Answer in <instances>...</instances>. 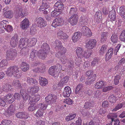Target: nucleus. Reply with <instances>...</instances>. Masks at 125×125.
I'll use <instances>...</instances> for the list:
<instances>
[{"mask_svg":"<svg viewBox=\"0 0 125 125\" xmlns=\"http://www.w3.org/2000/svg\"><path fill=\"white\" fill-rule=\"evenodd\" d=\"M17 51L15 49L11 48L7 50L6 52V60H2L0 62V64L5 68H6V66L8 64L7 60H14L17 56Z\"/></svg>","mask_w":125,"mask_h":125,"instance_id":"obj_1","label":"nucleus"},{"mask_svg":"<svg viewBox=\"0 0 125 125\" xmlns=\"http://www.w3.org/2000/svg\"><path fill=\"white\" fill-rule=\"evenodd\" d=\"M19 67L16 65L10 66L6 72V74L9 76H11L12 75L17 78H20L21 77V74L19 70Z\"/></svg>","mask_w":125,"mask_h":125,"instance_id":"obj_2","label":"nucleus"},{"mask_svg":"<svg viewBox=\"0 0 125 125\" xmlns=\"http://www.w3.org/2000/svg\"><path fill=\"white\" fill-rule=\"evenodd\" d=\"M76 55L78 58H82L83 57L87 58L89 57L92 54L91 51H87L84 50V49L81 47L77 48L76 50Z\"/></svg>","mask_w":125,"mask_h":125,"instance_id":"obj_3","label":"nucleus"},{"mask_svg":"<svg viewBox=\"0 0 125 125\" xmlns=\"http://www.w3.org/2000/svg\"><path fill=\"white\" fill-rule=\"evenodd\" d=\"M62 69V65L59 64L51 66L49 69L48 73L49 74L52 76H57L61 72Z\"/></svg>","mask_w":125,"mask_h":125,"instance_id":"obj_4","label":"nucleus"},{"mask_svg":"<svg viewBox=\"0 0 125 125\" xmlns=\"http://www.w3.org/2000/svg\"><path fill=\"white\" fill-rule=\"evenodd\" d=\"M78 16L77 14H74L71 16L68 19V21L72 26L76 25L78 22Z\"/></svg>","mask_w":125,"mask_h":125,"instance_id":"obj_5","label":"nucleus"},{"mask_svg":"<svg viewBox=\"0 0 125 125\" xmlns=\"http://www.w3.org/2000/svg\"><path fill=\"white\" fill-rule=\"evenodd\" d=\"M28 39L26 38H22L21 39L19 40V48L21 49V50H24L27 48V41Z\"/></svg>","mask_w":125,"mask_h":125,"instance_id":"obj_6","label":"nucleus"},{"mask_svg":"<svg viewBox=\"0 0 125 125\" xmlns=\"http://www.w3.org/2000/svg\"><path fill=\"white\" fill-rule=\"evenodd\" d=\"M96 43V40L94 39H89L86 43V47L89 49H93L95 46Z\"/></svg>","mask_w":125,"mask_h":125,"instance_id":"obj_7","label":"nucleus"},{"mask_svg":"<svg viewBox=\"0 0 125 125\" xmlns=\"http://www.w3.org/2000/svg\"><path fill=\"white\" fill-rule=\"evenodd\" d=\"M15 116L18 118L23 119H27L30 117L28 114L23 111L17 113L15 114Z\"/></svg>","mask_w":125,"mask_h":125,"instance_id":"obj_8","label":"nucleus"},{"mask_svg":"<svg viewBox=\"0 0 125 125\" xmlns=\"http://www.w3.org/2000/svg\"><path fill=\"white\" fill-rule=\"evenodd\" d=\"M27 15V13L25 10H23L22 7H20L17 10L15 15V17L17 19L19 18L21 16H24Z\"/></svg>","mask_w":125,"mask_h":125,"instance_id":"obj_9","label":"nucleus"},{"mask_svg":"<svg viewBox=\"0 0 125 125\" xmlns=\"http://www.w3.org/2000/svg\"><path fill=\"white\" fill-rule=\"evenodd\" d=\"M30 25V22L28 18H25L21 22L20 26L22 30H25L28 28Z\"/></svg>","mask_w":125,"mask_h":125,"instance_id":"obj_10","label":"nucleus"},{"mask_svg":"<svg viewBox=\"0 0 125 125\" xmlns=\"http://www.w3.org/2000/svg\"><path fill=\"white\" fill-rule=\"evenodd\" d=\"M36 23L38 27L42 28L45 26L46 25V22L43 18L40 17L36 19Z\"/></svg>","mask_w":125,"mask_h":125,"instance_id":"obj_11","label":"nucleus"},{"mask_svg":"<svg viewBox=\"0 0 125 125\" xmlns=\"http://www.w3.org/2000/svg\"><path fill=\"white\" fill-rule=\"evenodd\" d=\"M57 98L55 95L49 94L45 98V99L46 102L50 104L51 103L55 102Z\"/></svg>","mask_w":125,"mask_h":125,"instance_id":"obj_12","label":"nucleus"},{"mask_svg":"<svg viewBox=\"0 0 125 125\" xmlns=\"http://www.w3.org/2000/svg\"><path fill=\"white\" fill-rule=\"evenodd\" d=\"M82 36V33L80 31L76 32H75L73 35L72 39L74 43L78 41L80 39Z\"/></svg>","mask_w":125,"mask_h":125,"instance_id":"obj_13","label":"nucleus"},{"mask_svg":"<svg viewBox=\"0 0 125 125\" xmlns=\"http://www.w3.org/2000/svg\"><path fill=\"white\" fill-rule=\"evenodd\" d=\"M9 104L12 103L14 101V98L12 97V95L11 94H9L3 98Z\"/></svg>","mask_w":125,"mask_h":125,"instance_id":"obj_14","label":"nucleus"},{"mask_svg":"<svg viewBox=\"0 0 125 125\" xmlns=\"http://www.w3.org/2000/svg\"><path fill=\"white\" fill-rule=\"evenodd\" d=\"M40 95L38 94L31 95L29 98V102L31 103L37 102L40 99Z\"/></svg>","mask_w":125,"mask_h":125,"instance_id":"obj_15","label":"nucleus"},{"mask_svg":"<svg viewBox=\"0 0 125 125\" xmlns=\"http://www.w3.org/2000/svg\"><path fill=\"white\" fill-rule=\"evenodd\" d=\"M20 93L24 101H26L28 100H29L30 96L28 94L26 93L25 90L21 89L20 91Z\"/></svg>","mask_w":125,"mask_h":125,"instance_id":"obj_16","label":"nucleus"},{"mask_svg":"<svg viewBox=\"0 0 125 125\" xmlns=\"http://www.w3.org/2000/svg\"><path fill=\"white\" fill-rule=\"evenodd\" d=\"M62 23L61 19H60L56 18L53 21L52 26L56 28L58 26H62Z\"/></svg>","mask_w":125,"mask_h":125,"instance_id":"obj_17","label":"nucleus"},{"mask_svg":"<svg viewBox=\"0 0 125 125\" xmlns=\"http://www.w3.org/2000/svg\"><path fill=\"white\" fill-rule=\"evenodd\" d=\"M47 52L40 50L37 52V56L40 58L44 59L47 57Z\"/></svg>","mask_w":125,"mask_h":125,"instance_id":"obj_18","label":"nucleus"},{"mask_svg":"<svg viewBox=\"0 0 125 125\" xmlns=\"http://www.w3.org/2000/svg\"><path fill=\"white\" fill-rule=\"evenodd\" d=\"M37 39L35 38H32L31 39H29L27 41V45L28 47H31L34 46L36 43Z\"/></svg>","mask_w":125,"mask_h":125,"instance_id":"obj_19","label":"nucleus"},{"mask_svg":"<svg viewBox=\"0 0 125 125\" xmlns=\"http://www.w3.org/2000/svg\"><path fill=\"white\" fill-rule=\"evenodd\" d=\"M18 37L14 36L11 38L10 41V44L12 47H15L17 45L18 43Z\"/></svg>","mask_w":125,"mask_h":125,"instance_id":"obj_20","label":"nucleus"},{"mask_svg":"<svg viewBox=\"0 0 125 125\" xmlns=\"http://www.w3.org/2000/svg\"><path fill=\"white\" fill-rule=\"evenodd\" d=\"M59 49H60V51L58 52L56 54V57H59L60 56L65 55L67 51V50L65 48L62 46Z\"/></svg>","mask_w":125,"mask_h":125,"instance_id":"obj_21","label":"nucleus"},{"mask_svg":"<svg viewBox=\"0 0 125 125\" xmlns=\"http://www.w3.org/2000/svg\"><path fill=\"white\" fill-rule=\"evenodd\" d=\"M8 22L7 21L3 20L0 22V33L4 32L5 27L7 26Z\"/></svg>","mask_w":125,"mask_h":125,"instance_id":"obj_22","label":"nucleus"},{"mask_svg":"<svg viewBox=\"0 0 125 125\" xmlns=\"http://www.w3.org/2000/svg\"><path fill=\"white\" fill-rule=\"evenodd\" d=\"M71 92V89L69 87H65L63 93V96L64 97H69L70 96Z\"/></svg>","mask_w":125,"mask_h":125,"instance_id":"obj_23","label":"nucleus"},{"mask_svg":"<svg viewBox=\"0 0 125 125\" xmlns=\"http://www.w3.org/2000/svg\"><path fill=\"white\" fill-rule=\"evenodd\" d=\"M39 90V87L37 86H34L33 87H30L28 89V91L32 95L34 94V93H37Z\"/></svg>","mask_w":125,"mask_h":125,"instance_id":"obj_24","label":"nucleus"},{"mask_svg":"<svg viewBox=\"0 0 125 125\" xmlns=\"http://www.w3.org/2000/svg\"><path fill=\"white\" fill-rule=\"evenodd\" d=\"M96 77V74H94L92 75L90 78L87 79L85 82V84L87 85L91 84L95 80Z\"/></svg>","mask_w":125,"mask_h":125,"instance_id":"obj_25","label":"nucleus"},{"mask_svg":"<svg viewBox=\"0 0 125 125\" xmlns=\"http://www.w3.org/2000/svg\"><path fill=\"white\" fill-rule=\"evenodd\" d=\"M113 49L110 48L108 51L105 55V61H108L111 58L113 54Z\"/></svg>","mask_w":125,"mask_h":125,"instance_id":"obj_26","label":"nucleus"},{"mask_svg":"<svg viewBox=\"0 0 125 125\" xmlns=\"http://www.w3.org/2000/svg\"><path fill=\"white\" fill-rule=\"evenodd\" d=\"M21 66L22 70L25 72L28 70L30 68L29 64L25 62H22L21 64Z\"/></svg>","mask_w":125,"mask_h":125,"instance_id":"obj_27","label":"nucleus"},{"mask_svg":"<svg viewBox=\"0 0 125 125\" xmlns=\"http://www.w3.org/2000/svg\"><path fill=\"white\" fill-rule=\"evenodd\" d=\"M109 18L111 21H115L116 19V12L115 10H112L109 12Z\"/></svg>","mask_w":125,"mask_h":125,"instance_id":"obj_28","label":"nucleus"},{"mask_svg":"<svg viewBox=\"0 0 125 125\" xmlns=\"http://www.w3.org/2000/svg\"><path fill=\"white\" fill-rule=\"evenodd\" d=\"M54 7L57 10H61L64 9V5L62 4L61 1H59L55 4Z\"/></svg>","mask_w":125,"mask_h":125,"instance_id":"obj_29","label":"nucleus"},{"mask_svg":"<svg viewBox=\"0 0 125 125\" xmlns=\"http://www.w3.org/2000/svg\"><path fill=\"white\" fill-rule=\"evenodd\" d=\"M39 83L42 86H45L48 84L47 80L44 77L40 76L39 78Z\"/></svg>","mask_w":125,"mask_h":125,"instance_id":"obj_30","label":"nucleus"},{"mask_svg":"<svg viewBox=\"0 0 125 125\" xmlns=\"http://www.w3.org/2000/svg\"><path fill=\"white\" fill-rule=\"evenodd\" d=\"M69 80V77L67 76H66L63 78L61 79L58 84L59 86H62L64 84H66L68 82Z\"/></svg>","mask_w":125,"mask_h":125,"instance_id":"obj_31","label":"nucleus"},{"mask_svg":"<svg viewBox=\"0 0 125 125\" xmlns=\"http://www.w3.org/2000/svg\"><path fill=\"white\" fill-rule=\"evenodd\" d=\"M89 18L88 16L87 15L82 16L80 17L81 22L84 24L86 25L88 22Z\"/></svg>","mask_w":125,"mask_h":125,"instance_id":"obj_32","label":"nucleus"},{"mask_svg":"<svg viewBox=\"0 0 125 125\" xmlns=\"http://www.w3.org/2000/svg\"><path fill=\"white\" fill-rule=\"evenodd\" d=\"M15 110L14 107L13 105L11 104L7 110V112L9 115H11L14 113Z\"/></svg>","mask_w":125,"mask_h":125,"instance_id":"obj_33","label":"nucleus"},{"mask_svg":"<svg viewBox=\"0 0 125 125\" xmlns=\"http://www.w3.org/2000/svg\"><path fill=\"white\" fill-rule=\"evenodd\" d=\"M104 82L100 81L98 82L95 85L94 87L95 88L98 89H102L104 85Z\"/></svg>","mask_w":125,"mask_h":125,"instance_id":"obj_34","label":"nucleus"},{"mask_svg":"<svg viewBox=\"0 0 125 125\" xmlns=\"http://www.w3.org/2000/svg\"><path fill=\"white\" fill-rule=\"evenodd\" d=\"M27 82L31 84L37 85L38 82L35 79L30 77H28L27 78Z\"/></svg>","mask_w":125,"mask_h":125,"instance_id":"obj_35","label":"nucleus"},{"mask_svg":"<svg viewBox=\"0 0 125 125\" xmlns=\"http://www.w3.org/2000/svg\"><path fill=\"white\" fill-rule=\"evenodd\" d=\"M4 17L9 19L11 18L13 16L12 13L10 10L6 11L4 12Z\"/></svg>","mask_w":125,"mask_h":125,"instance_id":"obj_36","label":"nucleus"},{"mask_svg":"<svg viewBox=\"0 0 125 125\" xmlns=\"http://www.w3.org/2000/svg\"><path fill=\"white\" fill-rule=\"evenodd\" d=\"M41 48L40 50H44L47 52L50 49L49 45L46 43H43L42 45Z\"/></svg>","mask_w":125,"mask_h":125,"instance_id":"obj_37","label":"nucleus"},{"mask_svg":"<svg viewBox=\"0 0 125 125\" xmlns=\"http://www.w3.org/2000/svg\"><path fill=\"white\" fill-rule=\"evenodd\" d=\"M2 90L3 91L8 92L11 91L12 89L11 85L7 84H4L3 86Z\"/></svg>","mask_w":125,"mask_h":125,"instance_id":"obj_38","label":"nucleus"},{"mask_svg":"<svg viewBox=\"0 0 125 125\" xmlns=\"http://www.w3.org/2000/svg\"><path fill=\"white\" fill-rule=\"evenodd\" d=\"M54 45L55 46V48L56 49H59L62 46L61 42L58 40L55 41L54 43Z\"/></svg>","mask_w":125,"mask_h":125,"instance_id":"obj_39","label":"nucleus"},{"mask_svg":"<svg viewBox=\"0 0 125 125\" xmlns=\"http://www.w3.org/2000/svg\"><path fill=\"white\" fill-rule=\"evenodd\" d=\"M96 17H97V21L98 22H100L101 21L102 18V14L101 11L98 10L96 12L95 14Z\"/></svg>","mask_w":125,"mask_h":125,"instance_id":"obj_40","label":"nucleus"},{"mask_svg":"<svg viewBox=\"0 0 125 125\" xmlns=\"http://www.w3.org/2000/svg\"><path fill=\"white\" fill-rule=\"evenodd\" d=\"M121 78V76L119 74H117L114 76V84L116 85L119 83V80Z\"/></svg>","mask_w":125,"mask_h":125,"instance_id":"obj_41","label":"nucleus"},{"mask_svg":"<svg viewBox=\"0 0 125 125\" xmlns=\"http://www.w3.org/2000/svg\"><path fill=\"white\" fill-rule=\"evenodd\" d=\"M118 36L115 34H113L111 36V40L114 43H116L117 41Z\"/></svg>","mask_w":125,"mask_h":125,"instance_id":"obj_42","label":"nucleus"},{"mask_svg":"<svg viewBox=\"0 0 125 125\" xmlns=\"http://www.w3.org/2000/svg\"><path fill=\"white\" fill-rule=\"evenodd\" d=\"M49 104L48 103L46 102L43 103H40L39 104V106H40L41 109L43 110H45L47 108V105Z\"/></svg>","mask_w":125,"mask_h":125,"instance_id":"obj_43","label":"nucleus"},{"mask_svg":"<svg viewBox=\"0 0 125 125\" xmlns=\"http://www.w3.org/2000/svg\"><path fill=\"white\" fill-rule=\"evenodd\" d=\"M11 121L4 119L2 120L0 125H12Z\"/></svg>","mask_w":125,"mask_h":125,"instance_id":"obj_44","label":"nucleus"},{"mask_svg":"<svg viewBox=\"0 0 125 125\" xmlns=\"http://www.w3.org/2000/svg\"><path fill=\"white\" fill-rule=\"evenodd\" d=\"M39 73H44L46 71V67L43 64H41L39 67Z\"/></svg>","mask_w":125,"mask_h":125,"instance_id":"obj_45","label":"nucleus"},{"mask_svg":"<svg viewBox=\"0 0 125 125\" xmlns=\"http://www.w3.org/2000/svg\"><path fill=\"white\" fill-rule=\"evenodd\" d=\"M123 106V104L122 103L118 104L115 108L111 110L112 112H116L119 109L121 108Z\"/></svg>","mask_w":125,"mask_h":125,"instance_id":"obj_46","label":"nucleus"},{"mask_svg":"<svg viewBox=\"0 0 125 125\" xmlns=\"http://www.w3.org/2000/svg\"><path fill=\"white\" fill-rule=\"evenodd\" d=\"M107 49L106 46L104 45L101 47L99 51V53L100 55H103Z\"/></svg>","mask_w":125,"mask_h":125,"instance_id":"obj_47","label":"nucleus"},{"mask_svg":"<svg viewBox=\"0 0 125 125\" xmlns=\"http://www.w3.org/2000/svg\"><path fill=\"white\" fill-rule=\"evenodd\" d=\"M36 54V51L34 50H33L30 53V59L32 61L34 60Z\"/></svg>","mask_w":125,"mask_h":125,"instance_id":"obj_48","label":"nucleus"},{"mask_svg":"<svg viewBox=\"0 0 125 125\" xmlns=\"http://www.w3.org/2000/svg\"><path fill=\"white\" fill-rule=\"evenodd\" d=\"M37 107L35 104H32L30 105L28 108V111H33L36 109Z\"/></svg>","mask_w":125,"mask_h":125,"instance_id":"obj_49","label":"nucleus"},{"mask_svg":"<svg viewBox=\"0 0 125 125\" xmlns=\"http://www.w3.org/2000/svg\"><path fill=\"white\" fill-rule=\"evenodd\" d=\"M76 115V114L75 113H74L73 114L69 115L66 117L65 120L67 121L71 120L75 118Z\"/></svg>","mask_w":125,"mask_h":125,"instance_id":"obj_50","label":"nucleus"},{"mask_svg":"<svg viewBox=\"0 0 125 125\" xmlns=\"http://www.w3.org/2000/svg\"><path fill=\"white\" fill-rule=\"evenodd\" d=\"M60 13V11H59L57 10H54L52 11L51 13V16L52 17H56L59 15Z\"/></svg>","mask_w":125,"mask_h":125,"instance_id":"obj_51","label":"nucleus"},{"mask_svg":"<svg viewBox=\"0 0 125 125\" xmlns=\"http://www.w3.org/2000/svg\"><path fill=\"white\" fill-rule=\"evenodd\" d=\"M12 85L15 87L19 88H21V84L20 81L18 80H16L13 81L12 84Z\"/></svg>","mask_w":125,"mask_h":125,"instance_id":"obj_52","label":"nucleus"},{"mask_svg":"<svg viewBox=\"0 0 125 125\" xmlns=\"http://www.w3.org/2000/svg\"><path fill=\"white\" fill-rule=\"evenodd\" d=\"M44 112L40 110H38L35 114L34 115L37 117H40L42 116L43 115Z\"/></svg>","mask_w":125,"mask_h":125,"instance_id":"obj_53","label":"nucleus"},{"mask_svg":"<svg viewBox=\"0 0 125 125\" xmlns=\"http://www.w3.org/2000/svg\"><path fill=\"white\" fill-rule=\"evenodd\" d=\"M120 40L123 42L125 41V30H123L122 31L119 37Z\"/></svg>","mask_w":125,"mask_h":125,"instance_id":"obj_54","label":"nucleus"},{"mask_svg":"<svg viewBox=\"0 0 125 125\" xmlns=\"http://www.w3.org/2000/svg\"><path fill=\"white\" fill-rule=\"evenodd\" d=\"M116 98L114 95L110 96L108 98V101L112 103H115L116 101Z\"/></svg>","mask_w":125,"mask_h":125,"instance_id":"obj_55","label":"nucleus"},{"mask_svg":"<svg viewBox=\"0 0 125 125\" xmlns=\"http://www.w3.org/2000/svg\"><path fill=\"white\" fill-rule=\"evenodd\" d=\"M47 5L46 3H43L39 9V10L40 11H43L47 8Z\"/></svg>","mask_w":125,"mask_h":125,"instance_id":"obj_56","label":"nucleus"},{"mask_svg":"<svg viewBox=\"0 0 125 125\" xmlns=\"http://www.w3.org/2000/svg\"><path fill=\"white\" fill-rule=\"evenodd\" d=\"M83 87V85L82 84H79L77 85L76 88L75 93L77 94L79 93V91Z\"/></svg>","mask_w":125,"mask_h":125,"instance_id":"obj_57","label":"nucleus"},{"mask_svg":"<svg viewBox=\"0 0 125 125\" xmlns=\"http://www.w3.org/2000/svg\"><path fill=\"white\" fill-rule=\"evenodd\" d=\"M113 88V87L111 86H108L103 88L102 89L103 92H106L108 91L112 90Z\"/></svg>","mask_w":125,"mask_h":125,"instance_id":"obj_58","label":"nucleus"},{"mask_svg":"<svg viewBox=\"0 0 125 125\" xmlns=\"http://www.w3.org/2000/svg\"><path fill=\"white\" fill-rule=\"evenodd\" d=\"M98 60L96 58H94L93 60L91 62V65L93 66H97L98 64Z\"/></svg>","mask_w":125,"mask_h":125,"instance_id":"obj_59","label":"nucleus"},{"mask_svg":"<svg viewBox=\"0 0 125 125\" xmlns=\"http://www.w3.org/2000/svg\"><path fill=\"white\" fill-rule=\"evenodd\" d=\"M63 102L69 105H71L72 104L73 101L70 98H68L64 99Z\"/></svg>","mask_w":125,"mask_h":125,"instance_id":"obj_60","label":"nucleus"},{"mask_svg":"<svg viewBox=\"0 0 125 125\" xmlns=\"http://www.w3.org/2000/svg\"><path fill=\"white\" fill-rule=\"evenodd\" d=\"M93 106V105L91 103L87 102L85 104L84 107L85 108L90 109Z\"/></svg>","mask_w":125,"mask_h":125,"instance_id":"obj_61","label":"nucleus"},{"mask_svg":"<svg viewBox=\"0 0 125 125\" xmlns=\"http://www.w3.org/2000/svg\"><path fill=\"white\" fill-rule=\"evenodd\" d=\"M60 57H61L60 59L62 64H64L67 61V57L66 56L64 55Z\"/></svg>","mask_w":125,"mask_h":125,"instance_id":"obj_62","label":"nucleus"},{"mask_svg":"<svg viewBox=\"0 0 125 125\" xmlns=\"http://www.w3.org/2000/svg\"><path fill=\"white\" fill-rule=\"evenodd\" d=\"M5 30H6L7 32H11L13 31V28L11 26L8 25L7 24V26L5 28Z\"/></svg>","mask_w":125,"mask_h":125,"instance_id":"obj_63","label":"nucleus"},{"mask_svg":"<svg viewBox=\"0 0 125 125\" xmlns=\"http://www.w3.org/2000/svg\"><path fill=\"white\" fill-rule=\"evenodd\" d=\"M119 13L120 14H125V6H122L120 8Z\"/></svg>","mask_w":125,"mask_h":125,"instance_id":"obj_64","label":"nucleus"}]
</instances>
